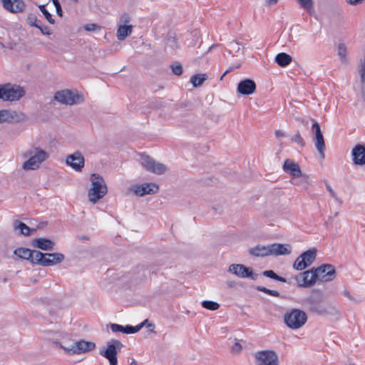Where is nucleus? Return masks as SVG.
I'll return each mask as SVG.
<instances>
[{"instance_id": "nucleus-7", "label": "nucleus", "mask_w": 365, "mask_h": 365, "mask_svg": "<svg viewBox=\"0 0 365 365\" xmlns=\"http://www.w3.org/2000/svg\"><path fill=\"white\" fill-rule=\"evenodd\" d=\"M23 96V88L9 83L0 84V100L3 101H14Z\"/></svg>"}, {"instance_id": "nucleus-60", "label": "nucleus", "mask_w": 365, "mask_h": 365, "mask_svg": "<svg viewBox=\"0 0 365 365\" xmlns=\"http://www.w3.org/2000/svg\"><path fill=\"white\" fill-rule=\"evenodd\" d=\"M130 365H138V364L135 359H133V361L130 362Z\"/></svg>"}, {"instance_id": "nucleus-58", "label": "nucleus", "mask_w": 365, "mask_h": 365, "mask_svg": "<svg viewBox=\"0 0 365 365\" xmlns=\"http://www.w3.org/2000/svg\"><path fill=\"white\" fill-rule=\"evenodd\" d=\"M278 2V0H267L266 4L268 6L274 5Z\"/></svg>"}, {"instance_id": "nucleus-57", "label": "nucleus", "mask_w": 365, "mask_h": 365, "mask_svg": "<svg viewBox=\"0 0 365 365\" xmlns=\"http://www.w3.org/2000/svg\"><path fill=\"white\" fill-rule=\"evenodd\" d=\"M145 325L147 326L150 331L154 332L155 325L153 324H150L148 322V323H146Z\"/></svg>"}, {"instance_id": "nucleus-29", "label": "nucleus", "mask_w": 365, "mask_h": 365, "mask_svg": "<svg viewBox=\"0 0 365 365\" xmlns=\"http://www.w3.org/2000/svg\"><path fill=\"white\" fill-rule=\"evenodd\" d=\"M299 178V179L291 180V183L299 187H301L304 190H308L310 185L309 177L307 175L302 173V176H300Z\"/></svg>"}, {"instance_id": "nucleus-59", "label": "nucleus", "mask_w": 365, "mask_h": 365, "mask_svg": "<svg viewBox=\"0 0 365 365\" xmlns=\"http://www.w3.org/2000/svg\"><path fill=\"white\" fill-rule=\"evenodd\" d=\"M51 1L55 6L61 4L58 0H51Z\"/></svg>"}, {"instance_id": "nucleus-22", "label": "nucleus", "mask_w": 365, "mask_h": 365, "mask_svg": "<svg viewBox=\"0 0 365 365\" xmlns=\"http://www.w3.org/2000/svg\"><path fill=\"white\" fill-rule=\"evenodd\" d=\"M270 255H287L292 253V247L289 244L273 243L269 245Z\"/></svg>"}, {"instance_id": "nucleus-36", "label": "nucleus", "mask_w": 365, "mask_h": 365, "mask_svg": "<svg viewBox=\"0 0 365 365\" xmlns=\"http://www.w3.org/2000/svg\"><path fill=\"white\" fill-rule=\"evenodd\" d=\"M13 38L12 41L15 45L18 44L21 41V28L19 27L12 31Z\"/></svg>"}, {"instance_id": "nucleus-17", "label": "nucleus", "mask_w": 365, "mask_h": 365, "mask_svg": "<svg viewBox=\"0 0 365 365\" xmlns=\"http://www.w3.org/2000/svg\"><path fill=\"white\" fill-rule=\"evenodd\" d=\"M131 190L138 196L153 195L158 192L159 186L154 182H145L141 185H135Z\"/></svg>"}, {"instance_id": "nucleus-30", "label": "nucleus", "mask_w": 365, "mask_h": 365, "mask_svg": "<svg viewBox=\"0 0 365 365\" xmlns=\"http://www.w3.org/2000/svg\"><path fill=\"white\" fill-rule=\"evenodd\" d=\"M207 79V76L205 73H197L193 75L190 78V83L193 87H200Z\"/></svg>"}, {"instance_id": "nucleus-55", "label": "nucleus", "mask_w": 365, "mask_h": 365, "mask_svg": "<svg viewBox=\"0 0 365 365\" xmlns=\"http://www.w3.org/2000/svg\"><path fill=\"white\" fill-rule=\"evenodd\" d=\"M296 120L299 122H301L304 125L307 126L309 124L308 120L301 118L299 117H296Z\"/></svg>"}, {"instance_id": "nucleus-20", "label": "nucleus", "mask_w": 365, "mask_h": 365, "mask_svg": "<svg viewBox=\"0 0 365 365\" xmlns=\"http://www.w3.org/2000/svg\"><path fill=\"white\" fill-rule=\"evenodd\" d=\"M282 169L286 173L289 174L292 179L299 178L300 176H302V172L299 164L290 159L284 160Z\"/></svg>"}, {"instance_id": "nucleus-27", "label": "nucleus", "mask_w": 365, "mask_h": 365, "mask_svg": "<svg viewBox=\"0 0 365 365\" xmlns=\"http://www.w3.org/2000/svg\"><path fill=\"white\" fill-rule=\"evenodd\" d=\"M17 116L15 111L0 110V123H12Z\"/></svg>"}, {"instance_id": "nucleus-52", "label": "nucleus", "mask_w": 365, "mask_h": 365, "mask_svg": "<svg viewBox=\"0 0 365 365\" xmlns=\"http://www.w3.org/2000/svg\"><path fill=\"white\" fill-rule=\"evenodd\" d=\"M343 294H344V295L346 297H347L349 299H350V300H351V301H354V302H359V300L355 299L353 297V296L351 294V293H350L348 290H346V289H345V290L343 292Z\"/></svg>"}, {"instance_id": "nucleus-42", "label": "nucleus", "mask_w": 365, "mask_h": 365, "mask_svg": "<svg viewBox=\"0 0 365 365\" xmlns=\"http://www.w3.org/2000/svg\"><path fill=\"white\" fill-rule=\"evenodd\" d=\"M291 140L297 143L298 145H299L301 147H304L305 145V143H304V139L302 138V137L301 136L299 132L298 131L297 134H295L294 135H293L292 138H291Z\"/></svg>"}, {"instance_id": "nucleus-39", "label": "nucleus", "mask_w": 365, "mask_h": 365, "mask_svg": "<svg viewBox=\"0 0 365 365\" xmlns=\"http://www.w3.org/2000/svg\"><path fill=\"white\" fill-rule=\"evenodd\" d=\"M38 8H39L40 11L42 12V14H43L46 19L50 24H53L55 23V20L52 18L51 14L46 10V5L45 4L40 5V6H38Z\"/></svg>"}, {"instance_id": "nucleus-1", "label": "nucleus", "mask_w": 365, "mask_h": 365, "mask_svg": "<svg viewBox=\"0 0 365 365\" xmlns=\"http://www.w3.org/2000/svg\"><path fill=\"white\" fill-rule=\"evenodd\" d=\"M302 304L309 312L319 316L330 317L334 320H339L341 317V312L336 305L334 302L326 301L325 294L321 289H312L310 294L303 299Z\"/></svg>"}, {"instance_id": "nucleus-24", "label": "nucleus", "mask_w": 365, "mask_h": 365, "mask_svg": "<svg viewBox=\"0 0 365 365\" xmlns=\"http://www.w3.org/2000/svg\"><path fill=\"white\" fill-rule=\"evenodd\" d=\"M3 7L11 13H18L23 10V2L21 0H1Z\"/></svg>"}, {"instance_id": "nucleus-45", "label": "nucleus", "mask_w": 365, "mask_h": 365, "mask_svg": "<svg viewBox=\"0 0 365 365\" xmlns=\"http://www.w3.org/2000/svg\"><path fill=\"white\" fill-rule=\"evenodd\" d=\"M110 329L113 332H122L123 333L124 326L118 324H110Z\"/></svg>"}, {"instance_id": "nucleus-62", "label": "nucleus", "mask_w": 365, "mask_h": 365, "mask_svg": "<svg viewBox=\"0 0 365 365\" xmlns=\"http://www.w3.org/2000/svg\"><path fill=\"white\" fill-rule=\"evenodd\" d=\"M80 239H81V240H88V237H87V236H82V237H80Z\"/></svg>"}, {"instance_id": "nucleus-23", "label": "nucleus", "mask_w": 365, "mask_h": 365, "mask_svg": "<svg viewBox=\"0 0 365 365\" xmlns=\"http://www.w3.org/2000/svg\"><path fill=\"white\" fill-rule=\"evenodd\" d=\"M56 244L48 238H36L33 240V246L45 251L54 250Z\"/></svg>"}, {"instance_id": "nucleus-5", "label": "nucleus", "mask_w": 365, "mask_h": 365, "mask_svg": "<svg viewBox=\"0 0 365 365\" xmlns=\"http://www.w3.org/2000/svg\"><path fill=\"white\" fill-rule=\"evenodd\" d=\"M91 187L89 189L88 195L89 200L96 203L106 195L108 188L103 178L97 173L91 174Z\"/></svg>"}, {"instance_id": "nucleus-18", "label": "nucleus", "mask_w": 365, "mask_h": 365, "mask_svg": "<svg viewBox=\"0 0 365 365\" xmlns=\"http://www.w3.org/2000/svg\"><path fill=\"white\" fill-rule=\"evenodd\" d=\"M66 164L76 171H81L85 165V159L80 151H76L66 157Z\"/></svg>"}, {"instance_id": "nucleus-54", "label": "nucleus", "mask_w": 365, "mask_h": 365, "mask_svg": "<svg viewBox=\"0 0 365 365\" xmlns=\"http://www.w3.org/2000/svg\"><path fill=\"white\" fill-rule=\"evenodd\" d=\"M346 2L351 5H356L358 4L362 3L364 0H346Z\"/></svg>"}, {"instance_id": "nucleus-38", "label": "nucleus", "mask_w": 365, "mask_h": 365, "mask_svg": "<svg viewBox=\"0 0 365 365\" xmlns=\"http://www.w3.org/2000/svg\"><path fill=\"white\" fill-rule=\"evenodd\" d=\"M300 6L308 12H310L311 9L313 8L314 1L313 0H297Z\"/></svg>"}, {"instance_id": "nucleus-10", "label": "nucleus", "mask_w": 365, "mask_h": 365, "mask_svg": "<svg viewBox=\"0 0 365 365\" xmlns=\"http://www.w3.org/2000/svg\"><path fill=\"white\" fill-rule=\"evenodd\" d=\"M53 343L63 349L66 353L69 354H78L85 353L91 350H93L96 347V344L91 341H86L84 340H80L71 344L70 346H64L59 341H55Z\"/></svg>"}, {"instance_id": "nucleus-33", "label": "nucleus", "mask_w": 365, "mask_h": 365, "mask_svg": "<svg viewBox=\"0 0 365 365\" xmlns=\"http://www.w3.org/2000/svg\"><path fill=\"white\" fill-rule=\"evenodd\" d=\"M201 305L203 308L211 311H215L220 307V304L217 302L210 300L202 301Z\"/></svg>"}, {"instance_id": "nucleus-2", "label": "nucleus", "mask_w": 365, "mask_h": 365, "mask_svg": "<svg viewBox=\"0 0 365 365\" xmlns=\"http://www.w3.org/2000/svg\"><path fill=\"white\" fill-rule=\"evenodd\" d=\"M262 274L274 280L288 283L289 284H292V279H294L297 282L296 285L297 287L310 288L317 282V275L316 274H313L312 268L303 272H300L290 279L281 277L272 269L263 271Z\"/></svg>"}, {"instance_id": "nucleus-19", "label": "nucleus", "mask_w": 365, "mask_h": 365, "mask_svg": "<svg viewBox=\"0 0 365 365\" xmlns=\"http://www.w3.org/2000/svg\"><path fill=\"white\" fill-rule=\"evenodd\" d=\"M256 88L257 85L252 79L245 78L238 83L237 91L240 95L249 96L255 92Z\"/></svg>"}, {"instance_id": "nucleus-51", "label": "nucleus", "mask_w": 365, "mask_h": 365, "mask_svg": "<svg viewBox=\"0 0 365 365\" xmlns=\"http://www.w3.org/2000/svg\"><path fill=\"white\" fill-rule=\"evenodd\" d=\"M14 254L19 259H23V247H19L14 251Z\"/></svg>"}, {"instance_id": "nucleus-6", "label": "nucleus", "mask_w": 365, "mask_h": 365, "mask_svg": "<svg viewBox=\"0 0 365 365\" xmlns=\"http://www.w3.org/2000/svg\"><path fill=\"white\" fill-rule=\"evenodd\" d=\"M307 321V315L305 312L299 309H292L284 315L285 324L292 329H297L302 327Z\"/></svg>"}, {"instance_id": "nucleus-4", "label": "nucleus", "mask_w": 365, "mask_h": 365, "mask_svg": "<svg viewBox=\"0 0 365 365\" xmlns=\"http://www.w3.org/2000/svg\"><path fill=\"white\" fill-rule=\"evenodd\" d=\"M24 157H29L24 161V170H35L49 158V153L40 147H34L33 150H27L24 153Z\"/></svg>"}, {"instance_id": "nucleus-31", "label": "nucleus", "mask_w": 365, "mask_h": 365, "mask_svg": "<svg viewBox=\"0 0 365 365\" xmlns=\"http://www.w3.org/2000/svg\"><path fill=\"white\" fill-rule=\"evenodd\" d=\"M166 46L175 50L178 47V39L175 35V34L169 32L168 34V37L165 39Z\"/></svg>"}, {"instance_id": "nucleus-35", "label": "nucleus", "mask_w": 365, "mask_h": 365, "mask_svg": "<svg viewBox=\"0 0 365 365\" xmlns=\"http://www.w3.org/2000/svg\"><path fill=\"white\" fill-rule=\"evenodd\" d=\"M170 68L173 74L180 76L182 73L183 68L180 63L175 61L170 65Z\"/></svg>"}, {"instance_id": "nucleus-15", "label": "nucleus", "mask_w": 365, "mask_h": 365, "mask_svg": "<svg viewBox=\"0 0 365 365\" xmlns=\"http://www.w3.org/2000/svg\"><path fill=\"white\" fill-rule=\"evenodd\" d=\"M141 160L142 166L150 173L162 175L167 170V168L164 164L156 162L148 155L143 154Z\"/></svg>"}, {"instance_id": "nucleus-13", "label": "nucleus", "mask_w": 365, "mask_h": 365, "mask_svg": "<svg viewBox=\"0 0 365 365\" xmlns=\"http://www.w3.org/2000/svg\"><path fill=\"white\" fill-rule=\"evenodd\" d=\"M313 274L317 275V282H324L332 281L336 275L335 267L330 264H324L318 267H312Z\"/></svg>"}, {"instance_id": "nucleus-48", "label": "nucleus", "mask_w": 365, "mask_h": 365, "mask_svg": "<svg viewBox=\"0 0 365 365\" xmlns=\"http://www.w3.org/2000/svg\"><path fill=\"white\" fill-rule=\"evenodd\" d=\"M14 230L19 231V234L23 235V222L20 220H15L14 222Z\"/></svg>"}, {"instance_id": "nucleus-50", "label": "nucleus", "mask_w": 365, "mask_h": 365, "mask_svg": "<svg viewBox=\"0 0 365 365\" xmlns=\"http://www.w3.org/2000/svg\"><path fill=\"white\" fill-rule=\"evenodd\" d=\"M120 21V22H123L124 24H126L130 21V17L128 14H124L121 16Z\"/></svg>"}, {"instance_id": "nucleus-49", "label": "nucleus", "mask_w": 365, "mask_h": 365, "mask_svg": "<svg viewBox=\"0 0 365 365\" xmlns=\"http://www.w3.org/2000/svg\"><path fill=\"white\" fill-rule=\"evenodd\" d=\"M38 29L41 34L43 35H51V31L50 29L47 26H42L41 24L39 25V27H37Z\"/></svg>"}, {"instance_id": "nucleus-26", "label": "nucleus", "mask_w": 365, "mask_h": 365, "mask_svg": "<svg viewBox=\"0 0 365 365\" xmlns=\"http://www.w3.org/2000/svg\"><path fill=\"white\" fill-rule=\"evenodd\" d=\"M133 31L132 25L123 24L120 25L117 29V38L119 41L125 40Z\"/></svg>"}, {"instance_id": "nucleus-11", "label": "nucleus", "mask_w": 365, "mask_h": 365, "mask_svg": "<svg viewBox=\"0 0 365 365\" xmlns=\"http://www.w3.org/2000/svg\"><path fill=\"white\" fill-rule=\"evenodd\" d=\"M317 250L316 248L309 249L302 252L294 261L293 268L302 271L309 267L315 260Z\"/></svg>"}, {"instance_id": "nucleus-34", "label": "nucleus", "mask_w": 365, "mask_h": 365, "mask_svg": "<svg viewBox=\"0 0 365 365\" xmlns=\"http://www.w3.org/2000/svg\"><path fill=\"white\" fill-rule=\"evenodd\" d=\"M256 289L259 291V292H264L265 294H267L269 295H271V296H273V297H280V294L278 291H276V290H272V289H269L265 287H263V286H257L256 287Z\"/></svg>"}, {"instance_id": "nucleus-3", "label": "nucleus", "mask_w": 365, "mask_h": 365, "mask_svg": "<svg viewBox=\"0 0 365 365\" xmlns=\"http://www.w3.org/2000/svg\"><path fill=\"white\" fill-rule=\"evenodd\" d=\"M65 257L58 252L43 253L38 250H31L24 247V259L43 267L52 266L61 263Z\"/></svg>"}, {"instance_id": "nucleus-8", "label": "nucleus", "mask_w": 365, "mask_h": 365, "mask_svg": "<svg viewBox=\"0 0 365 365\" xmlns=\"http://www.w3.org/2000/svg\"><path fill=\"white\" fill-rule=\"evenodd\" d=\"M123 344L118 339H112L107 342L106 349H101L99 354L109 361V365H118V353L120 351Z\"/></svg>"}, {"instance_id": "nucleus-43", "label": "nucleus", "mask_w": 365, "mask_h": 365, "mask_svg": "<svg viewBox=\"0 0 365 365\" xmlns=\"http://www.w3.org/2000/svg\"><path fill=\"white\" fill-rule=\"evenodd\" d=\"M83 29L86 31H100L101 29V26L98 25L97 24H87L83 26Z\"/></svg>"}, {"instance_id": "nucleus-56", "label": "nucleus", "mask_w": 365, "mask_h": 365, "mask_svg": "<svg viewBox=\"0 0 365 365\" xmlns=\"http://www.w3.org/2000/svg\"><path fill=\"white\" fill-rule=\"evenodd\" d=\"M275 135L277 138L284 137V133L280 130H275Z\"/></svg>"}, {"instance_id": "nucleus-9", "label": "nucleus", "mask_w": 365, "mask_h": 365, "mask_svg": "<svg viewBox=\"0 0 365 365\" xmlns=\"http://www.w3.org/2000/svg\"><path fill=\"white\" fill-rule=\"evenodd\" d=\"M54 100L62 104L74 105L81 103L84 98L82 94L77 92L75 93L68 89H64L55 93Z\"/></svg>"}, {"instance_id": "nucleus-47", "label": "nucleus", "mask_w": 365, "mask_h": 365, "mask_svg": "<svg viewBox=\"0 0 365 365\" xmlns=\"http://www.w3.org/2000/svg\"><path fill=\"white\" fill-rule=\"evenodd\" d=\"M36 227H30L24 223V236L31 235L36 231Z\"/></svg>"}, {"instance_id": "nucleus-16", "label": "nucleus", "mask_w": 365, "mask_h": 365, "mask_svg": "<svg viewBox=\"0 0 365 365\" xmlns=\"http://www.w3.org/2000/svg\"><path fill=\"white\" fill-rule=\"evenodd\" d=\"M228 272L241 278H250L257 279L259 274L254 272L252 267H246L242 264H232L228 268Z\"/></svg>"}, {"instance_id": "nucleus-41", "label": "nucleus", "mask_w": 365, "mask_h": 365, "mask_svg": "<svg viewBox=\"0 0 365 365\" xmlns=\"http://www.w3.org/2000/svg\"><path fill=\"white\" fill-rule=\"evenodd\" d=\"M228 47L230 48V53H237L240 50V43L235 40L230 41L228 44Z\"/></svg>"}, {"instance_id": "nucleus-61", "label": "nucleus", "mask_w": 365, "mask_h": 365, "mask_svg": "<svg viewBox=\"0 0 365 365\" xmlns=\"http://www.w3.org/2000/svg\"><path fill=\"white\" fill-rule=\"evenodd\" d=\"M361 96L364 101L365 102V91H361Z\"/></svg>"}, {"instance_id": "nucleus-40", "label": "nucleus", "mask_w": 365, "mask_h": 365, "mask_svg": "<svg viewBox=\"0 0 365 365\" xmlns=\"http://www.w3.org/2000/svg\"><path fill=\"white\" fill-rule=\"evenodd\" d=\"M27 22L31 26H34L36 28L39 27L41 24V21L37 19V17L32 14H29L27 16Z\"/></svg>"}, {"instance_id": "nucleus-28", "label": "nucleus", "mask_w": 365, "mask_h": 365, "mask_svg": "<svg viewBox=\"0 0 365 365\" xmlns=\"http://www.w3.org/2000/svg\"><path fill=\"white\" fill-rule=\"evenodd\" d=\"M275 62L281 67L288 66L292 61V57L287 53L282 52L275 56Z\"/></svg>"}, {"instance_id": "nucleus-25", "label": "nucleus", "mask_w": 365, "mask_h": 365, "mask_svg": "<svg viewBox=\"0 0 365 365\" xmlns=\"http://www.w3.org/2000/svg\"><path fill=\"white\" fill-rule=\"evenodd\" d=\"M248 252L250 255L257 257L269 256V245L267 246L257 245V246L249 249Z\"/></svg>"}, {"instance_id": "nucleus-64", "label": "nucleus", "mask_w": 365, "mask_h": 365, "mask_svg": "<svg viewBox=\"0 0 365 365\" xmlns=\"http://www.w3.org/2000/svg\"><path fill=\"white\" fill-rule=\"evenodd\" d=\"M338 215H339V212H335V213H334V217L338 216Z\"/></svg>"}, {"instance_id": "nucleus-21", "label": "nucleus", "mask_w": 365, "mask_h": 365, "mask_svg": "<svg viewBox=\"0 0 365 365\" xmlns=\"http://www.w3.org/2000/svg\"><path fill=\"white\" fill-rule=\"evenodd\" d=\"M351 155L353 158V163L354 165H365V145H356L352 149Z\"/></svg>"}, {"instance_id": "nucleus-63", "label": "nucleus", "mask_w": 365, "mask_h": 365, "mask_svg": "<svg viewBox=\"0 0 365 365\" xmlns=\"http://www.w3.org/2000/svg\"><path fill=\"white\" fill-rule=\"evenodd\" d=\"M228 72H229V71H228V70H227V71H225V73H223V75L222 76L221 78H222L225 75H226Z\"/></svg>"}, {"instance_id": "nucleus-53", "label": "nucleus", "mask_w": 365, "mask_h": 365, "mask_svg": "<svg viewBox=\"0 0 365 365\" xmlns=\"http://www.w3.org/2000/svg\"><path fill=\"white\" fill-rule=\"evenodd\" d=\"M55 8H56V11L57 15L59 16L60 17H62L63 16V10H62L61 4L55 6Z\"/></svg>"}, {"instance_id": "nucleus-14", "label": "nucleus", "mask_w": 365, "mask_h": 365, "mask_svg": "<svg viewBox=\"0 0 365 365\" xmlns=\"http://www.w3.org/2000/svg\"><path fill=\"white\" fill-rule=\"evenodd\" d=\"M312 121V130L314 133V141L316 149L319 152L322 158H324V151L326 149L325 141L322 131L321 130L319 123L314 119H311Z\"/></svg>"}, {"instance_id": "nucleus-37", "label": "nucleus", "mask_w": 365, "mask_h": 365, "mask_svg": "<svg viewBox=\"0 0 365 365\" xmlns=\"http://www.w3.org/2000/svg\"><path fill=\"white\" fill-rule=\"evenodd\" d=\"M338 55L342 62H346V47L344 43H339L338 46Z\"/></svg>"}, {"instance_id": "nucleus-32", "label": "nucleus", "mask_w": 365, "mask_h": 365, "mask_svg": "<svg viewBox=\"0 0 365 365\" xmlns=\"http://www.w3.org/2000/svg\"><path fill=\"white\" fill-rule=\"evenodd\" d=\"M146 323H148V319L144 320L141 324L135 327L126 325L124 327L123 334H135L139 331L143 327L145 326Z\"/></svg>"}, {"instance_id": "nucleus-46", "label": "nucleus", "mask_w": 365, "mask_h": 365, "mask_svg": "<svg viewBox=\"0 0 365 365\" xmlns=\"http://www.w3.org/2000/svg\"><path fill=\"white\" fill-rule=\"evenodd\" d=\"M242 350V346L237 341H236L231 349V351L234 354H239Z\"/></svg>"}, {"instance_id": "nucleus-12", "label": "nucleus", "mask_w": 365, "mask_h": 365, "mask_svg": "<svg viewBox=\"0 0 365 365\" xmlns=\"http://www.w3.org/2000/svg\"><path fill=\"white\" fill-rule=\"evenodd\" d=\"M255 365H279V357L274 350H262L254 354Z\"/></svg>"}, {"instance_id": "nucleus-44", "label": "nucleus", "mask_w": 365, "mask_h": 365, "mask_svg": "<svg viewBox=\"0 0 365 365\" xmlns=\"http://www.w3.org/2000/svg\"><path fill=\"white\" fill-rule=\"evenodd\" d=\"M326 187H327V190H328V192L330 193V195H331L332 197L334 198V200L338 202L340 205H341L343 203V201L341 199L339 198L338 196L336 195V194L335 193V192L333 190V189L331 188V187L329 185V184H327L326 185Z\"/></svg>"}]
</instances>
